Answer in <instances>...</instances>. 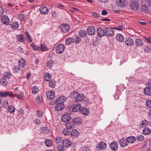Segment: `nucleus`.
<instances>
[{"instance_id":"obj_51","label":"nucleus","mask_w":151,"mask_h":151,"mask_svg":"<svg viewBox=\"0 0 151 151\" xmlns=\"http://www.w3.org/2000/svg\"><path fill=\"white\" fill-rule=\"evenodd\" d=\"M57 149L58 151H64L65 150L64 146L61 145H58Z\"/></svg>"},{"instance_id":"obj_44","label":"nucleus","mask_w":151,"mask_h":151,"mask_svg":"<svg viewBox=\"0 0 151 151\" xmlns=\"http://www.w3.org/2000/svg\"><path fill=\"white\" fill-rule=\"evenodd\" d=\"M73 42H75L76 43L78 44L81 41V39L78 36H76L73 39Z\"/></svg>"},{"instance_id":"obj_1","label":"nucleus","mask_w":151,"mask_h":151,"mask_svg":"<svg viewBox=\"0 0 151 151\" xmlns=\"http://www.w3.org/2000/svg\"><path fill=\"white\" fill-rule=\"evenodd\" d=\"M73 96L75 97V96H77L76 99V102H79L82 101L84 98V96L82 93L79 94L76 91H73L72 93Z\"/></svg>"},{"instance_id":"obj_33","label":"nucleus","mask_w":151,"mask_h":151,"mask_svg":"<svg viewBox=\"0 0 151 151\" xmlns=\"http://www.w3.org/2000/svg\"><path fill=\"white\" fill-rule=\"evenodd\" d=\"M151 133L150 129L148 128H145L142 131V133L145 135H147Z\"/></svg>"},{"instance_id":"obj_24","label":"nucleus","mask_w":151,"mask_h":151,"mask_svg":"<svg viewBox=\"0 0 151 151\" xmlns=\"http://www.w3.org/2000/svg\"><path fill=\"white\" fill-rule=\"evenodd\" d=\"M62 143L63 146H65L66 147H69L71 145L70 141L67 139H64Z\"/></svg>"},{"instance_id":"obj_42","label":"nucleus","mask_w":151,"mask_h":151,"mask_svg":"<svg viewBox=\"0 0 151 151\" xmlns=\"http://www.w3.org/2000/svg\"><path fill=\"white\" fill-rule=\"evenodd\" d=\"M45 143L47 147H50L52 145V142L50 139H47L45 141Z\"/></svg>"},{"instance_id":"obj_47","label":"nucleus","mask_w":151,"mask_h":151,"mask_svg":"<svg viewBox=\"0 0 151 151\" xmlns=\"http://www.w3.org/2000/svg\"><path fill=\"white\" fill-rule=\"evenodd\" d=\"M9 91H6L5 92H1L0 97H5L9 96Z\"/></svg>"},{"instance_id":"obj_63","label":"nucleus","mask_w":151,"mask_h":151,"mask_svg":"<svg viewBox=\"0 0 151 151\" xmlns=\"http://www.w3.org/2000/svg\"><path fill=\"white\" fill-rule=\"evenodd\" d=\"M34 123H36L37 125L40 124V121L39 119H36L35 120H34Z\"/></svg>"},{"instance_id":"obj_58","label":"nucleus","mask_w":151,"mask_h":151,"mask_svg":"<svg viewBox=\"0 0 151 151\" xmlns=\"http://www.w3.org/2000/svg\"><path fill=\"white\" fill-rule=\"evenodd\" d=\"M146 104L147 107L151 108V100H148L146 101Z\"/></svg>"},{"instance_id":"obj_59","label":"nucleus","mask_w":151,"mask_h":151,"mask_svg":"<svg viewBox=\"0 0 151 151\" xmlns=\"http://www.w3.org/2000/svg\"><path fill=\"white\" fill-rule=\"evenodd\" d=\"M51 14L52 17L55 18L57 16V13L55 11H52L51 12Z\"/></svg>"},{"instance_id":"obj_62","label":"nucleus","mask_w":151,"mask_h":151,"mask_svg":"<svg viewBox=\"0 0 151 151\" xmlns=\"http://www.w3.org/2000/svg\"><path fill=\"white\" fill-rule=\"evenodd\" d=\"M144 51L147 53H150L151 52V49L149 47H147L145 49Z\"/></svg>"},{"instance_id":"obj_25","label":"nucleus","mask_w":151,"mask_h":151,"mask_svg":"<svg viewBox=\"0 0 151 151\" xmlns=\"http://www.w3.org/2000/svg\"><path fill=\"white\" fill-rule=\"evenodd\" d=\"M19 66L21 68H23L26 66V63L25 60L23 58H21L19 61Z\"/></svg>"},{"instance_id":"obj_5","label":"nucleus","mask_w":151,"mask_h":151,"mask_svg":"<svg viewBox=\"0 0 151 151\" xmlns=\"http://www.w3.org/2000/svg\"><path fill=\"white\" fill-rule=\"evenodd\" d=\"M116 4L119 7H126L128 2L127 1H116Z\"/></svg>"},{"instance_id":"obj_10","label":"nucleus","mask_w":151,"mask_h":151,"mask_svg":"<svg viewBox=\"0 0 151 151\" xmlns=\"http://www.w3.org/2000/svg\"><path fill=\"white\" fill-rule=\"evenodd\" d=\"M40 11L42 14L45 15L48 14L49 10L47 7L45 6H42L40 8Z\"/></svg>"},{"instance_id":"obj_4","label":"nucleus","mask_w":151,"mask_h":151,"mask_svg":"<svg viewBox=\"0 0 151 151\" xmlns=\"http://www.w3.org/2000/svg\"><path fill=\"white\" fill-rule=\"evenodd\" d=\"M65 48L64 45L60 44L57 47L56 49V52L58 54H60L64 51Z\"/></svg>"},{"instance_id":"obj_56","label":"nucleus","mask_w":151,"mask_h":151,"mask_svg":"<svg viewBox=\"0 0 151 151\" xmlns=\"http://www.w3.org/2000/svg\"><path fill=\"white\" fill-rule=\"evenodd\" d=\"M137 137V139L138 141H142L144 139V137L142 135H139Z\"/></svg>"},{"instance_id":"obj_38","label":"nucleus","mask_w":151,"mask_h":151,"mask_svg":"<svg viewBox=\"0 0 151 151\" xmlns=\"http://www.w3.org/2000/svg\"><path fill=\"white\" fill-rule=\"evenodd\" d=\"M0 83L4 86H6L8 84L7 80L4 78H1L0 79Z\"/></svg>"},{"instance_id":"obj_60","label":"nucleus","mask_w":151,"mask_h":151,"mask_svg":"<svg viewBox=\"0 0 151 151\" xmlns=\"http://www.w3.org/2000/svg\"><path fill=\"white\" fill-rule=\"evenodd\" d=\"M8 102L7 100H4L2 102V106L6 107V106L7 105Z\"/></svg>"},{"instance_id":"obj_21","label":"nucleus","mask_w":151,"mask_h":151,"mask_svg":"<svg viewBox=\"0 0 151 151\" xmlns=\"http://www.w3.org/2000/svg\"><path fill=\"white\" fill-rule=\"evenodd\" d=\"M110 147L113 150L116 151L118 149V145L116 142H114L110 144Z\"/></svg>"},{"instance_id":"obj_52","label":"nucleus","mask_w":151,"mask_h":151,"mask_svg":"<svg viewBox=\"0 0 151 151\" xmlns=\"http://www.w3.org/2000/svg\"><path fill=\"white\" fill-rule=\"evenodd\" d=\"M62 140V138L58 136H56L55 138V142L57 143H60Z\"/></svg>"},{"instance_id":"obj_57","label":"nucleus","mask_w":151,"mask_h":151,"mask_svg":"<svg viewBox=\"0 0 151 151\" xmlns=\"http://www.w3.org/2000/svg\"><path fill=\"white\" fill-rule=\"evenodd\" d=\"M89 148L88 146H83L82 148V151H89Z\"/></svg>"},{"instance_id":"obj_49","label":"nucleus","mask_w":151,"mask_h":151,"mask_svg":"<svg viewBox=\"0 0 151 151\" xmlns=\"http://www.w3.org/2000/svg\"><path fill=\"white\" fill-rule=\"evenodd\" d=\"M63 133L65 135H69L70 134V131H69L67 129H63L62 131Z\"/></svg>"},{"instance_id":"obj_11","label":"nucleus","mask_w":151,"mask_h":151,"mask_svg":"<svg viewBox=\"0 0 151 151\" xmlns=\"http://www.w3.org/2000/svg\"><path fill=\"white\" fill-rule=\"evenodd\" d=\"M125 43L127 45L130 46L134 45V41L131 38L127 37L125 39Z\"/></svg>"},{"instance_id":"obj_28","label":"nucleus","mask_w":151,"mask_h":151,"mask_svg":"<svg viewBox=\"0 0 151 151\" xmlns=\"http://www.w3.org/2000/svg\"><path fill=\"white\" fill-rule=\"evenodd\" d=\"M11 27L14 29H17L19 27V24L16 21H14L10 24Z\"/></svg>"},{"instance_id":"obj_26","label":"nucleus","mask_w":151,"mask_h":151,"mask_svg":"<svg viewBox=\"0 0 151 151\" xmlns=\"http://www.w3.org/2000/svg\"><path fill=\"white\" fill-rule=\"evenodd\" d=\"M81 112L83 115H87L89 113V109L87 108L83 107L81 109Z\"/></svg>"},{"instance_id":"obj_14","label":"nucleus","mask_w":151,"mask_h":151,"mask_svg":"<svg viewBox=\"0 0 151 151\" xmlns=\"http://www.w3.org/2000/svg\"><path fill=\"white\" fill-rule=\"evenodd\" d=\"M81 106L80 104H76L74 105L72 109L73 111L76 112L81 110Z\"/></svg>"},{"instance_id":"obj_32","label":"nucleus","mask_w":151,"mask_h":151,"mask_svg":"<svg viewBox=\"0 0 151 151\" xmlns=\"http://www.w3.org/2000/svg\"><path fill=\"white\" fill-rule=\"evenodd\" d=\"M135 44L137 46H141L143 44V41L141 39H137L136 40Z\"/></svg>"},{"instance_id":"obj_9","label":"nucleus","mask_w":151,"mask_h":151,"mask_svg":"<svg viewBox=\"0 0 151 151\" xmlns=\"http://www.w3.org/2000/svg\"><path fill=\"white\" fill-rule=\"evenodd\" d=\"M61 30L64 32H68L69 30V25L68 24H63L60 27Z\"/></svg>"},{"instance_id":"obj_41","label":"nucleus","mask_w":151,"mask_h":151,"mask_svg":"<svg viewBox=\"0 0 151 151\" xmlns=\"http://www.w3.org/2000/svg\"><path fill=\"white\" fill-rule=\"evenodd\" d=\"M32 93L35 94L37 93L39 91L38 88L36 86H35L32 89Z\"/></svg>"},{"instance_id":"obj_20","label":"nucleus","mask_w":151,"mask_h":151,"mask_svg":"<svg viewBox=\"0 0 151 151\" xmlns=\"http://www.w3.org/2000/svg\"><path fill=\"white\" fill-rule=\"evenodd\" d=\"M144 93L146 95L151 96V87L148 86L144 89Z\"/></svg>"},{"instance_id":"obj_22","label":"nucleus","mask_w":151,"mask_h":151,"mask_svg":"<svg viewBox=\"0 0 151 151\" xmlns=\"http://www.w3.org/2000/svg\"><path fill=\"white\" fill-rule=\"evenodd\" d=\"M72 121L74 124H80L82 122L81 118L78 117L74 118Z\"/></svg>"},{"instance_id":"obj_31","label":"nucleus","mask_w":151,"mask_h":151,"mask_svg":"<svg viewBox=\"0 0 151 151\" xmlns=\"http://www.w3.org/2000/svg\"><path fill=\"white\" fill-rule=\"evenodd\" d=\"M126 139L128 143H133L136 140L135 137L133 136L128 137Z\"/></svg>"},{"instance_id":"obj_18","label":"nucleus","mask_w":151,"mask_h":151,"mask_svg":"<svg viewBox=\"0 0 151 151\" xmlns=\"http://www.w3.org/2000/svg\"><path fill=\"white\" fill-rule=\"evenodd\" d=\"M87 33L89 35H92L94 34V28L92 26L89 27L87 29Z\"/></svg>"},{"instance_id":"obj_36","label":"nucleus","mask_w":151,"mask_h":151,"mask_svg":"<svg viewBox=\"0 0 151 151\" xmlns=\"http://www.w3.org/2000/svg\"><path fill=\"white\" fill-rule=\"evenodd\" d=\"M25 36L26 37L27 41L29 42H31L32 41V40L31 38V36L27 31H26L25 33Z\"/></svg>"},{"instance_id":"obj_27","label":"nucleus","mask_w":151,"mask_h":151,"mask_svg":"<svg viewBox=\"0 0 151 151\" xmlns=\"http://www.w3.org/2000/svg\"><path fill=\"white\" fill-rule=\"evenodd\" d=\"M41 132L43 134H47L49 132L48 127H42L40 129Z\"/></svg>"},{"instance_id":"obj_48","label":"nucleus","mask_w":151,"mask_h":151,"mask_svg":"<svg viewBox=\"0 0 151 151\" xmlns=\"http://www.w3.org/2000/svg\"><path fill=\"white\" fill-rule=\"evenodd\" d=\"M3 76L4 78L9 79L11 77L12 74L10 73L6 72L4 74Z\"/></svg>"},{"instance_id":"obj_34","label":"nucleus","mask_w":151,"mask_h":151,"mask_svg":"<svg viewBox=\"0 0 151 151\" xmlns=\"http://www.w3.org/2000/svg\"><path fill=\"white\" fill-rule=\"evenodd\" d=\"M65 126L68 129H73L75 127V125L72 122H69L65 124Z\"/></svg>"},{"instance_id":"obj_61","label":"nucleus","mask_w":151,"mask_h":151,"mask_svg":"<svg viewBox=\"0 0 151 151\" xmlns=\"http://www.w3.org/2000/svg\"><path fill=\"white\" fill-rule=\"evenodd\" d=\"M42 112L41 111L38 110L37 111V116L38 117H40L42 116Z\"/></svg>"},{"instance_id":"obj_12","label":"nucleus","mask_w":151,"mask_h":151,"mask_svg":"<svg viewBox=\"0 0 151 151\" xmlns=\"http://www.w3.org/2000/svg\"><path fill=\"white\" fill-rule=\"evenodd\" d=\"M64 105L63 104L57 103V104L55 106V109L56 111H60L64 108Z\"/></svg>"},{"instance_id":"obj_13","label":"nucleus","mask_w":151,"mask_h":151,"mask_svg":"<svg viewBox=\"0 0 151 151\" xmlns=\"http://www.w3.org/2000/svg\"><path fill=\"white\" fill-rule=\"evenodd\" d=\"M97 32L98 35L100 37H101L105 35L104 30L101 28H98L97 29Z\"/></svg>"},{"instance_id":"obj_35","label":"nucleus","mask_w":151,"mask_h":151,"mask_svg":"<svg viewBox=\"0 0 151 151\" xmlns=\"http://www.w3.org/2000/svg\"><path fill=\"white\" fill-rule=\"evenodd\" d=\"M18 40L20 42H23L25 40V38L23 35L19 34L17 35Z\"/></svg>"},{"instance_id":"obj_2","label":"nucleus","mask_w":151,"mask_h":151,"mask_svg":"<svg viewBox=\"0 0 151 151\" xmlns=\"http://www.w3.org/2000/svg\"><path fill=\"white\" fill-rule=\"evenodd\" d=\"M130 6L134 11H137L139 7V3L137 1H131L130 2Z\"/></svg>"},{"instance_id":"obj_53","label":"nucleus","mask_w":151,"mask_h":151,"mask_svg":"<svg viewBox=\"0 0 151 151\" xmlns=\"http://www.w3.org/2000/svg\"><path fill=\"white\" fill-rule=\"evenodd\" d=\"M47 50V48L45 44H42L40 45V50L42 51H44Z\"/></svg>"},{"instance_id":"obj_15","label":"nucleus","mask_w":151,"mask_h":151,"mask_svg":"<svg viewBox=\"0 0 151 151\" xmlns=\"http://www.w3.org/2000/svg\"><path fill=\"white\" fill-rule=\"evenodd\" d=\"M66 98L64 96H61L59 97L56 99L57 103L63 104L65 101Z\"/></svg>"},{"instance_id":"obj_43","label":"nucleus","mask_w":151,"mask_h":151,"mask_svg":"<svg viewBox=\"0 0 151 151\" xmlns=\"http://www.w3.org/2000/svg\"><path fill=\"white\" fill-rule=\"evenodd\" d=\"M14 109L15 108L14 107L10 105L9 106L8 110L10 113H14L15 111Z\"/></svg>"},{"instance_id":"obj_30","label":"nucleus","mask_w":151,"mask_h":151,"mask_svg":"<svg viewBox=\"0 0 151 151\" xmlns=\"http://www.w3.org/2000/svg\"><path fill=\"white\" fill-rule=\"evenodd\" d=\"M78 35L81 38H83L86 36V32L84 30H81L78 32Z\"/></svg>"},{"instance_id":"obj_6","label":"nucleus","mask_w":151,"mask_h":151,"mask_svg":"<svg viewBox=\"0 0 151 151\" xmlns=\"http://www.w3.org/2000/svg\"><path fill=\"white\" fill-rule=\"evenodd\" d=\"M61 119L63 122H66L71 119V117L69 114H65L62 116Z\"/></svg>"},{"instance_id":"obj_55","label":"nucleus","mask_w":151,"mask_h":151,"mask_svg":"<svg viewBox=\"0 0 151 151\" xmlns=\"http://www.w3.org/2000/svg\"><path fill=\"white\" fill-rule=\"evenodd\" d=\"M145 3L147 5H148V6L151 7V1H143L142 2V3Z\"/></svg>"},{"instance_id":"obj_29","label":"nucleus","mask_w":151,"mask_h":151,"mask_svg":"<svg viewBox=\"0 0 151 151\" xmlns=\"http://www.w3.org/2000/svg\"><path fill=\"white\" fill-rule=\"evenodd\" d=\"M71 134L72 136L76 137L79 135L80 133L77 130L73 129L71 132Z\"/></svg>"},{"instance_id":"obj_37","label":"nucleus","mask_w":151,"mask_h":151,"mask_svg":"<svg viewBox=\"0 0 151 151\" xmlns=\"http://www.w3.org/2000/svg\"><path fill=\"white\" fill-rule=\"evenodd\" d=\"M73 39L71 38H67L65 40V45H69L73 42Z\"/></svg>"},{"instance_id":"obj_23","label":"nucleus","mask_w":151,"mask_h":151,"mask_svg":"<svg viewBox=\"0 0 151 151\" xmlns=\"http://www.w3.org/2000/svg\"><path fill=\"white\" fill-rule=\"evenodd\" d=\"M115 38L118 41L120 42H122L124 40L123 36L120 34H117Z\"/></svg>"},{"instance_id":"obj_16","label":"nucleus","mask_w":151,"mask_h":151,"mask_svg":"<svg viewBox=\"0 0 151 151\" xmlns=\"http://www.w3.org/2000/svg\"><path fill=\"white\" fill-rule=\"evenodd\" d=\"M119 143L121 146L123 147L126 146L128 144L127 139H125L124 138H122L120 139L119 141Z\"/></svg>"},{"instance_id":"obj_40","label":"nucleus","mask_w":151,"mask_h":151,"mask_svg":"<svg viewBox=\"0 0 151 151\" xmlns=\"http://www.w3.org/2000/svg\"><path fill=\"white\" fill-rule=\"evenodd\" d=\"M54 61L52 60H48L47 63V66L49 68H50L54 65Z\"/></svg>"},{"instance_id":"obj_64","label":"nucleus","mask_w":151,"mask_h":151,"mask_svg":"<svg viewBox=\"0 0 151 151\" xmlns=\"http://www.w3.org/2000/svg\"><path fill=\"white\" fill-rule=\"evenodd\" d=\"M19 19L21 21H22L24 20V14H19Z\"/></svg>"},{"instance_id":"obj_46","label":"nucleus","mask_w":151,"mask_h":151,"mask_svg":"<svg viewBox=\"0 0 151 151\" xmlns=\"http://www.w3.org/2000/svg\"><path fill=\"white\" fill-rule=\"evenodd\" d=\"M12 70L14 73H18L21 70L20 68L18 66H15L13 68Z\"/></svg>"},{"instance_id":"obj_7","label":"nucleus","mask_w":151,"mask_h":151,"mask_svg":"<svg viewBox=\"0 0 151 151\" xmlns=\"http://www.w3.org/2000/svg\"><path fill=\"white\" fill-rule=\"evenodd\" d=\"M2 23L5 25H7L10 22V20L9 17L6 16L4 15L2 17L1 19Z\"/></svg>"},{"instance_id":"obj_19","label":"nucleus","mask_w":151,"mask_h":151,"mask_svg":"<svg viewBox=\"0 0 151 151\" xmlns=\"http://www.w3.org/2000/svg\"><path fill=\"white\" fill-rule=\"evenodd\" d=\"M142 6L140 9L141 11L142 12H144L146 14H148L149 13V11L148 8L147 7V5L145 4V3H144V4H143L142 3Z\"/></svg>"},{"instance_id":"obj_17","label":"nucleus","mask_w":151,"mask_h":151,"mask_svg":"<svg viewBox=\"0 0 151 151\" xmlns=\"http://www.w3.org/2000/svg\"><path fill=\"white\" fill-rule=\"evenodd\" d=\"M54 92L52 91H48L46 93V96L48 99H51L54 97Z\"/></svg>"},{"instance_id":"obj_50","label":"nucleus","mask_w":151,"mask_h":151,"mask_svg":"<svg viewBox=\"0 0 151 151\" xmlns=\"http://www.w3.org/2000/svg\"><path fill=\"white\" fill-rule=\"evenodd\" d=\"M148 122L147 120H142V123L140 126H142V127H145L146 126V125H147L148 124Z\"/></svg>"},{"instance_id":"obj_39","label":"nucleus","mask_w":151,"mask_h":151,"mask_svg":"<svg viewBox=\"0 0 151 151\" xmlns=\"http://www.w3.org/2000/svg\"><path fill=\"white\" fill-rule=\"evenodd\" d=\"M49 86L52 88H54L55 85V82L54 80H51L49 82Z\"/></svg>"},{"instance_id":"obj_8","label":"nucleus","mask_w":151,"mask_h":151,"mask_svg":"<svg viewBox=\"0 0 151 151\" xmlns=\"http://www.w3.org/2000/svg\"><path fill=\"white\" fill-rule=\"evenodd\" d=\"M106 147V144L104 142H100L96 147V148L98 150H100L103 148H105Z\"/></svg>"},{"instance_id":"obj_45","label":"nucleus","mask_w":151,"mask_h":151,"mask_svg":"<svg viewBox=\"0 0 151 151\" xmlns=\"http://www.w3.org/2000/svg\"><path fill=\"white\" fill-rule=\"evenodd\" d=\"M51 77V75L49 73H46L45 74V81H49Z\"/></svg>"},{"instance_id":"obj_54","label":"nucleus","mask_w":151,"mask_h":151,"mask_svg":"<svg viewBox=\"0 0 151 151\" xmlns=\"http://www.w3.org/2000/svg\"><path fill=\"white\" fill-rule=\"evenodd\" d=\"M31 47L35 50L37 51L40 49V47L38 46L35 45L34 44H32L31 45Z\"/></svg>"},{"instance_id":"obj_3","label":"nucleus","mask_w":151,"mask_h":151,"mask_svg":"<svg viewBox=\"0 0 151 151\" xmlns=\"http://www.w3.org/2000/svg\"><path fill=\"white\" fill-rule=\"evenodd\" d=\"M105 35L107 36L113 37L114 35V32L113 28H107L104 30Z\"/></svg>"}]
</instances>
